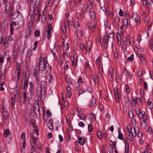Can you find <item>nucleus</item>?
<instances>
[{
	"instance_id": "obj_54",
	"label": "nucleus",
	"mask_w": 153,
	"mask_h": 153,
	"mask_svg": "<svg viewBox=\"0 0 153 153\" xmlns=\"http://www.w3.org/2000/svg\"><path fill=\"white\" fill-rule=\"evenodd\" d=\"M88 131L90 132H91L93 129L92 126L91 125L89 124L88 126Z\"/></svg>"
},
{
	"instance_id": "obj_9",
	"label": "nucleus",
	"mask_w": 153,
	"mask_h": 153,
	"mask_svg": "<svg viewBox=\"0 0 153 153\" xmlns=\"http://www.w3.org/2000/svg\"><path fill=\"white\" fill-rule=\"evenodd\" d=\"M35 95V92H28L27 93V99L28 102V103L31 100H33V97Z\"/></svg>"
},
{
	"instance_id": "obj_13",
	"label": "nucleus",
	"mask_w": 153,
	"mask_h": 153,
	"mask_svg": "<svg viewBox=\"0 0 153 153\" xmlns=\"http://www.w3.org/2000/svg\"><path fill=\"white\" fill-rule=\"evenodd\" d=\"M47 79H45V80L41 81L40 82V84H39V85L41 86V88L45 89L46 88L47 86V83L46 82Z\"/></svg>"
},
{
	"instance_id": "obj_49",
	"label": "nucleus",
	"mask_w": 153,
	"mask_h": 153,
	"mask_svg": "<svg viewBox=\"0 0 153 153\" xmlns=\"http://www.w3.org/2000/svg\"><path fill=\"white\" fill-rule=\"evenodd\" d=\"M149 146L148 145H147L146 146V147L145 150L144 151L145 152H146L147 153H149Z\"/></svg>"
},
{
	"instance_id": "obj_16",
	"label": "nucleus",
	"mask_w": 153,
	"mask_h": 153,
	"mask_svg": "<svg viewBox=\"0 0 153 153\" xmlns=\"http://www.w3.org/2000/svg\"><path fill=\"white\" fill-rule=\"evenodd\" d=\"M96 98L94 97H92V98L90 102V104L89 105V106L91 107L96 103Z\"/></svg>"
},
{
	"instance_id": "obj_63",
	"label": "nucleus",
	"mask_w": 153,
	"mask_h": 153,
	"mask_svg": "<svg viewBox=\"0 0 153 153\" xmlns=\"http://www.w3.org/2000/svg\"><path fill=\"white\" fill-rule=\"evenodd\" d=\"M119 15L121 16H123L124 15V12L122 10H120L119 13Z\"/></svg>"
},
{
	"instance_id": "obj_27",
	"label": "nucleus",
	"mask_w": 153,
	"mask_h": 153,
	"mask_svg": "<svg viewBox=\"0 0 153 153\" xmlns=\"http://www.w3.org/2000/svg\"><path fill=\"white\" fill-rule=\"evenodd\" d=\"M118 138L119 139L122 140L123 139V135L120 130L118 131Z\"/></svg>"
},
{
	"instance_id": "obj_37",
	"label": "nucleus",
	"mask_w": 153,
	"mask_h": 153,
	"mask_svg": "<svg viewBox=\"0 0 153 153\" xmlns=\"http://www.w3.org/2000/svg\"><path fill=\"white\" fill-rule=\"evenodd\" d=\"M54 49H55V48H53V51L52 49H51V51L52 52V54H53V56H54L55 59L56 60H57V57L56 55V52L55 51L54 52Z\"/></svg>"
},
{
	"instance_id": "obj_22",
	"label": "nucleus",
	"mask_w": 153,
	"mask_h": 153,
	"mask_svg": "<svg viewBox=\"0 0 153 153\" xmlns=\"http://www.w3.org/2000/svg\"><path fill=\"white\" fill-rule=\"evenodd\" d=\"M93 78L95 84L99 85V80L97 76L95 75H94L93 76Z\"/></svg>"
},
{
	"instance_id": "obj_30",
	"label": "nucleus",
	"mask_w": 153,
	"mask_h": 153,
	"mask_svg": "<svg viewBox=\"0 0 153 153\" xmlns=\"http://www.w3.org/2000/svg\"><path fill=\"white\" fill-rule=\"evenodd\" d=\"M10 131L9 129H6L4 132V136L5 137H7L10 134Z\"/></svg>"
},
{
	"instance_id": "obj_1",
	"label": "nucleus",
	"mask_w": 153,
	"mask_h": 153,
	"mask_svg": "<svg viewBox=\"0 0 153 153\" xmlns=\"http://www.w3.org/2000/svg\"><path fill=\"white\" fill-rule=\"evenodd\" d=\"M10 10L9 16L10 17L13 16L14 18L16 19L17 22H18V24L19 25L20 22L19 21H20L21 22L23 23L24 20L21 13L19 12L18 10H17L15 12L14 14H13L14 11L13 7L12 5H10Z\"/></svg>"
},
{
	"instance_id": "obj_2",
	"label": "nucleus",
	"mask_w": 153,
	"mask_h": 153,
	"mask_svg": "<svg viewBox=\"0 0 153 153\" xmlns=\"http://www.w3.org/2000/svg\"><path fill=\"white\" fill-rule=\"evenodd\" d=\"M29 78H27L26 75L24 78H22V83L23 85V89L27 90L28 87V85L29 86L28 89H34V83L33 81L29 82Z\"/></svg>"
},
{
	"instance_id": "obj_6",
	"label": "nucleus",
	"mask_w": 153,
	"mask_h": 153,
	"mask_svg": "<svg viewBox=\"0 0 153 153\" xmlns=\"http://www.w3.org/2000/svg\"><path fill=\"white\" fill-rule=\"evenodd\" d=\"M133 130L134 134L132 133V136L135 137L137 135L139 137H142V133L141 132H140L138 127L135 126L134 127Z\"/></svg>"
},
{
	"instance_id": "obj_18",
	"label": "nucleus",
	"mask_w": 153,
	"mask_h": 153,
	"mask_svg": "<svg viewBox=\"0 0 153 153\" xmlns=\"http://www.w3.org/2000/svg\"><path fill=\"white\" fill-rule=\"evenodd\" d=\"M88 25L89 27L91 29L95 28V24L94 22H92L88 23Z\"/></svg>"
},
{
	"instance_id": "obj_61",
	"label": "nucleus",
	"mask_w": 153,
	"mask_h": 153,
	"mask_svg": "<svg viewBox=\"0 0 153 153\" xmlns=\"http://www.w3.org/2000/svg\"><path fill=\"white\" fill-rule=\"evenodd\" d=\"M42 144H41V143H39L38 144V146L37 147V148L39 150H41L42 149Z\"/></svg>"
},
{
	"instance_id": "obj_8",
	"label": "nucleus",
	"mask_w": 153,
	"mask_h": 153,
	"mask_svg": "<svg viewBox=\"0 0 153 153\" xmlns=\"http://www.w3.org/2000/svg\"><path fill=\"white\" fill-rule=\"evenodd\" d=\"M114 92L115 95V100L117 103H118L119 102V91L118 90L117 88V87L114 88Z\"/></svg>"
},
{
	"instance_id": "obj_10",
	"label": "nucleus",
	"mask_w": 153,
	"mask_h": 153,
	"mask_svg": "<svg viewBox=\"0 0 153 153\" xmlns=\"http://www.w3.org/2000/svg\"><path fill=\"white\" fill-rule=\"evenodd\" d=\"M132 104L134 107L136 106L137 104L138 101L140 100V101H141V99L138 97H132Z\"/></svg>"
},
{
	"instance_id": "obj_44",
	"label": "nucleus",
	"mask_w": 153,
	"mask_h": 153,
	"mask_svg": "<svg viewBox=\"0 0 153 153\" xmlns=\"http://www.w3.org/2000/svg\"><path fill=\"white\" fill-rule=\"evenodd\" d=\"M143 121H145L147 122L148 120V117H147V115L146 113L144 115H143Z\"/></svg>"
},
{
	"instance_id": "obj_3",
	"label": "nucleus",
	"mask_w": 153,
	"mask_h": 153,
	"mask_svg": "<svg viewBox=\"0 0 153 153\" xmlns=\"http://www.w3.org/2000/svg\"><path fill=\"white\" fill-rule=\"evenodd\" d=\"M39 70L42 71L45 70L46 68H49V65L45 59L43 57H41L39 60Z\"/></svg>"
},
{
	"instance_id": "obj_38",
	"label": "nucleus",
	"mask_w": 153,
	"mask_h": 153,
	"mask_svg": "<svg viewBox=\"0 0 153 153\" xmlns=\"http://www.w3.org/2000/svg\"><path fill=\"white\" fill-rule=\"evenodd\" d=\"M19 101L20 105L22 106L23 105L24 103V102H25V101L22 99V97L21 96L19 97Z\"/></svg>"
},
{
	"instance_id": "obj_14",
	"label": "nucleus",
	"mask_w": 153,
	"mask_h": 153,
	"mask_svg": "<svg viewBox=\"0 0 153 153\" xmlns=\"http://www.w3.org/2000/svg\"><path fill=\"white\" fill-rule=\"evenodd\" d=\"M134 16L135 17L134 19L135 22L137 23V24H140V17L137 14L135 15ZM134 16L133 15L132 16V18Z\"/></svg>"
},
{
	"instance_id": "obj_52",
	"label": "nucleus",
	"mask_w": 153,
	"mask_h": 153,
	"mask_svg": "<svg viewBox=\"0 0 153 153\" xmlns=\"http://www.w3.org/2000/svg\"><path fill=\"white\" fill-rule=\"evenodd\" d=\"M27 93L26 92H24L23 93V100L26 101V98H27Z\"/></svg>"
},
{
	"instance_id": "obj_43",
	"label": "nucleus",
	"mask_w": 153,
	"mask_h": 153,
	"mask_svg": "<svg viewBox=\"0 0 153 153\" xmlns=\"http://www.w3.org/2000/svg\"><path fill=\"white\" fill-rule=\"evenodd\" d=\"M126 138L128 140H129L130 142H132L133 140V138L131 137L130 135V134L128 135V136L126 137Z\"/></svg>"
},
{
	"instance_id": "obj_58",
	"label": "nucleus",
	"mask_w": 153,
	"mask_h": 153,
	"mask_svg": "<svg viewBox=\"0 0 153 153\" xmlns=\"http://www.w3.org/2000/svg\"><path fill=\"white\" fill-rule=\"evenodd\" d=\"M114 55L116 59L118 58V52L117 51V49H116V51L114 53Z\"/></svg>"
},
{
	"instance_id": "obj_15",
	"label": "nucleus",
	"mask_w": 153,
	"mask_h": 153,
	"mask_svg": "<svg viewBox=\"0 0 153 153\" xmlns=\"http://www.w3.org/2000/svg\"><path fill=\"white\" fill-rule=\"evenodd\" d=\"M79 142L78 144H80L81 145H83L84 144L85 140L84 137H79L78 138Z\"/></svg>"
},
{
	"instance_id": "obj_7",
	"label": "nucleus",
	"mask_w": 153,
	"mask_h": 153,
	"mask_svg": "<svg viewBox=\"0 0 153 153\" xmlns=\"http://www.w3.org/2000/svg\"><path fill=\"white\" fill-rule=\"evenodd\" d=\"M114 36H115V33H114L112 32V33H110L109 34V36H108V38L107 39V41H106V40L105 41V43H106V44H105V45H104L105 48H107L108 47V39H111V40H113L114 39Z\"/></svg>"
},
{
	"instance_id": "obj_28",
	"label": "nucleus",
	"mask_w": 153,
	"mask_h": 153,
	"mask_svg": "<svg viewBox=\"0 0 153 153\" xmlns=\"http://www.w3.org/2000/svg\"><path fill=\"white\" fill-rule=\"evenodd\" d=\"M10 33L11 35H13L14 34V29L13 27V24L12 23H10Z\"/></svg>"
},
{
	"instance_id": "obj_57",
	"label": "nucleus",
	"mask_w": 153,
	"mask_h": 153,
	"mask_svg": "<svg viewBox=\"0 0 153 153\" xmlns=\"http://www.w3.org/2000/svg\"><path fill=\"white\" fill-rule=\"evenodd\" d=\"M137 41L139 43H140V42L142 40L141 35L140 34H139L137 36Z\"/></svg>"
},
{
	"instance_id": "obj_35",
	"label": "nucleus",
	"mask_w": 153,
	"mask_h": 153,
	"mask_svg": "<svg viewBox=\"0 0 153 153\" xmlns=\"http://www.w3.org/2000/svg\"><path fill=\"white\" fill-rule=\"evenodd\" d=\"M62 45L64 48H69L68 44L67 42H66L65 41H63L62 42Z\"/></svg>"
},
{
	"instance_id": "obj_36",
	"label": "nucleus",
	"mask_w": 153,
	"mask_h": 153,
	"mask_svg": "<svg viewBox=\"0 0 153 153\" xmlns=\"http://www.w3.org/2000/svg\"><path fill=\"white\" fill-rule=\"evenodd\" d=\"M89 15L91 18L94 19L96 15L94 12L90 11Z\"/></svg>"
},
{
	"instance_id": "obj_33",
	"label": "nucleus",
	"mask_w": 153,
	"mask_h": 153,
	"mask_svg": "<svg viewBox=\"0 0 153 153\" xmlns=\"http://www.w3.org/2000/svg\"><path fill=\"white\" fill-rule=\"evenodd\" d=\"M137 73L138 76L139 77H141L142 76V74H143L142 69L141 68L139 69L138 71H137Z\"/></svg>"
},
{
	"instance_id": "obj_40",
	"label": "nucleus",
	"mask_w": 153,
	"mask_h": 153,
	"mask_svg": "<svg viewBox=\"0 0 153 153\" xmlns=\"http://www.w3.org/2000/svg\"><path fill=\"white\" fill-rule=\"evenodd\" d=\"M128 114L130 118L131 119H132L134 118V116L133 113L132 111H130L128 112Z\"/></svg>"
},
{
	"instance_id": "obj_51",
	"label": "nucleus",
	"mask_w": 153,
	"mask_h": 153,
	"mask_svg": "<svg viewBox=\"0 0 153 153\" xmlns=\"http://www.w3.org/2000/svg\"><path fill=\"white\" fill-rule=\"evenodd\" d=\"M100 56H99L97 58L96 61V64L97 65L98 64V65H100Z\"/></svg>"
},
{
	"instance_id": "obj_45",
	"label": "nucleus",
	"mask_w": 153,
	"mask_h": 153,
	"mask_svg": "<svg viewBox=\"0 0 153 153\" xmlns=\"http://www.w3.org/2000/svg\"><path fill=\"white\" fill-rule=\"evenodd\" d=\"M148 131L150 134H151L152 133V129L150 126H149Z\"/></svg>"
},
{
	"instance_id": "obj_20",
	"label": "nucleus",
	"mask_w": 153,
	"mask_h": 153,
	"mask_svg": "<svg viewBox=\"0 0 153 153\" xmlns=\"http://www.w3.org/2000/svg\"><path fill=\"white\" fill-rule=\"evenodd\" d=\"M146 121H142L141 122V126L142 128L144 129H146L147 127V124L146 123Z\"/></svg>"
},
{
	"instance_id": "obj_50",
	"label": "nucleus",
	"mask_w": 153,
	"mask_h": 153,
	"mask_svg": "<svg viewBox=\"0 0 153 153\" xmlns=\"http://www.w3.org/2000/svg\"><path fill=\"white\" fill-rule=\"evenodd\" d=\"M149 45L150 48H153V41L152 39H151L149 41Z\"/></svg>"
},
{
	"instance_id": "obj_29",
	"label": "nucleus",
	"mask_w": 153,
	"mask_h": 153,
	"mask_svg": "<svg viewBox=\"0 0 153 153\" xmlns=\"http://www.w3.org/2000/svg\"><path fill=\"white\" fill-rule=\"evenodd\" d=\"M146 113L144 111H142V112H140L137 116L140 119H142L143 115Z\"/></svg>"
},
{
	"instance_id": "obj_55",
	"label": "nucleus",
	"mask_w": 153,
	"mask_h": 153,
	"mask_svg": "<svg viewBox=\"0 0 153 153\" xmlns=\"http://www.w3.org/2000/svg\"><path fill=\"white\" fill-rule=\"evenodd\" d=\"M46 113L47 114V116L49 117H50L51 116L52 114L51 113L50 111L48 110L46 111Z\"/></svg>"
},
{
	"instance_id": "obj_56",
	"label": "nucleus",
	"mask_w": 153,
	"mask_h": 153,
	"mask_svg": "<svg viewBox=\"0 0 153 153\" xmlns=\"http://www.w3.org/2000/svg\"><path fill=\"white\" fill-rule=\"evenodd\" d=\"M135 112L137 115L141 112L140 109L139 108H136L135 109Z\"/></svg>"
},
{
	"instance_id": "obj_47",
	"label": "nucleus",
	"mask_w": 153,
	"mask_h": 153,
	"mask_svg": "<svg viewBox=\"0 0 153 153\" xmlns=\"http://www.w3.org/2000/svg\"><path fill=\"white\" fill-rule=\"evenodd\" d=\"M97 135L98 138L100 140L102 138L101 137V133L100 131H98L97 132Z\"/></svg>"
},
{
	"instance_id": "obj_62",
	"label": "nucleus",
	"mask_w": 153,
	"mask_h": 153,
	"mask_svg": "<svg viewBox=\"0 0 153 153\" xmlns=\"http://www.w3.org/2000/svg\"><path fill=\"white\" fill-rule=\"evenodd\" d=\"M125 153H128L129 152V148L128 146L127 147L126 145H125Z\"/></svg>"
},
{
	"instance_id": "obj_17",
	"label": "nucleus",
	"mask_w": 153,
	"mask_h": 153,
	"mask_svg": "<svg viewBox=\"0 0 153 153\" xmlns=\"http://www.w3.org/2000/svg\"><path fill=\"white\" fill-rule=\"evenodd\" d=\"M81 10L82 13H85L87 9V7L85 4H83L81 7Z\"/></svg>"
},
{
	"instance_id": "obj_11",
	"label": "nucleus",
	"mask_w": 153,
	"mask_h": 153,
	"mask_svg": "<svg viewBox=\"0 0 153 153\" xmlns=\"http://www.w3.org/2000/svg\"><path fill=\"white\" fill-rule=\"evenodd\" d=\"M13 40V39L11 36H9L8 37H7L6 41H4V45L5 48H6L8 46V42H11Z\"/></svg>"
},
{
	"instance_id": "obj_41",
	"label": "nucleus",
	"mask_w": 153,
	"mask_h": 153,
	"mask_svg": "<svg viewBox=\"0 0 153 153\" xmlns=\"http://www.w3.org/2000/svg\"><path fill=\"white\" fill-rule=\"evenodd\" d=\"M40 35V32L39 31L36 30L34 33V35L35 37H39Z\"/></svg>"
},
{
	"instance_id": "obj_46",
	"label": "nucleus",
	"mask_w": 153,
	"mask_h": 153,
	"mask_svg": "<svg viewBox=\"0 0 153 153\" xmlns=\"http://www.w3.org/2000/svg\"><path fill=\"white\" fill-rule=\"evenodd\" d=\"M33 27V24L32 23V22L30 21L29 22L28 24V29H29L31 28H32Z\"/></svg>"
},
{
	"instance_id": "obj_23",
	"label": "nucleus",
	"mask_w": 153,
	"mask_h": 153,
	"mask_svg": "<svg viewBox=\"0 0 153 153\" xmlns=\"http://www.w3.org/2000/svg\"><path fill=\"white\" fill-rule=\"evenodd\" d=\"M109 74L110 76L111 77L112 79H114L113 76V70L112 68H110L109 70Z\"/></svg>"
},
{
	"instance_id": "obj_12",
	"label": "nucleus",
	"mask_w": 153,
	"mask_h": 153,
	"mask_svg": "<svg viewBox=\"0 0 153 153\" xmlns=\"http://www.w3.org/2000/svg\"><path fill=\"white\" fill-rule=\"evenodd\" d=\"M16 48H13V57L12 58V62L13 63H15L17 59V54L16 53Z\"/></svg>"
},
{
	"instance_id": "obj_31",
	"label": "nucleus",
	"mask_w": 153,
	"mask_h": 153,
	"mask_svg": "<svg viewBox=\"0 0 153 153\" xmlns=\"http://www.w3.org/2000/svg\"><path fill=\"white\" fill-rule=\"evenodd\" d=\"M49 79H48V83H50L51 82H53V78L51 74L50 73H49Z\"/></svg>"
},
{
	"instance_id": "obj_25",
	"label": "nucleus",
	"mask_w": 153,
	"mask_h": 153,
	"mask_svg": "<svg viewBox=\"0 0 153 153\" xmlns=\"http://www.w3.org/2000/svg\"><path fill=\"white\" fill-rule=\"evenodd\" d=\"M76 16L78 20H81L83 17L82 14L80 13H77Z\"/></svg>"
},
{
	"instance_id": "obj_19",
	"label": "nucleus",
	"mask_w": 153,
	"mask_h": 153,
	"mask_svg": "<svg viewBox=\"0 0 153 153\" xmlns=\"http://www.w3.org/2000/svg\"><path fill=\"white\" fill-rule=\"evenodd\" d=\"M76 33L77 36L79 38H80L83 35L82 32L79 30H77L76 31Z\"/></svg>"
},
{
	"instance_id": "obj_4",
	"label": "nucleus",
	"mask_w": 153,
	"mask_h": 153,
	"mask_svg": "<svg viewBox=\"0 0 153 153\" xmlns=\"http://www.w3.org/2000/svg\"><path fill=\"white\" fill-rule=\"evenodd\" d=\"M45 89L41 88L39 85H37L36 87V93L37 95L39 96V97L40 98L41 100L42 97L45 95Z\"/></svg>"
},
{
	"instance_id": "obj_32",
	"label": "nucleus",
	"mask_w": 153,
	"mask_h": 153,
	"mask_svg": "<svg viewBox=\"0 0 153 153\" xmlns=\"http://www.w3.org/2000/svg\"><path fill=\"white\" fill-rule=\"evenodd\" d=\"M147 102L148 105L150 106L149 107L150 108H153V103L152 102L149 101V99L148 100Z\"/></svg>"
},
{
	"instance_id": "obj_21",
	"label": "nucleus",
	"mask_w": 153,
	"mask_h": 153,
	"mask_svg": "<svg viewBox=\"0 0 153 153\" xmlns=\"http://www.w3.org/2000/svg\"><path fill=\"white\" fill-rule=\"evenodd\" d=\"M35 8L33 7L32 9L30 8V18L32 19L33 17V16L35 14Z\"/></svg>"
},
{
	"instance_id": "obj_5",
	"label": "nucleus",
	"mask_w": 153,
	"mask_h": 153,
	"mask_svg": "<svg viewBox=\"0 0 153 153\" xmlns=\"http://www.w3.org/2000/svg\"><path fill=\"white\" fill-rule=\"evenodd\" d=\"M20 63L18 62H16V70L15 73L17 74L16 76H15V78L16 79V82L18 84L19 79V77L20 74Z\"/></svg>"
},
{
	"instance_id": "obj_48",
	"label": "nucleus",
	"mask_w": 153,
	"mask_h": 153,
	"mask_svg": "<svg viewBox=\"0 0 153 153\" xmlns=\"http://www.w3.org/2000/svg\"><path fill=\"white\" fill-rule=\"evenodd\" d=\"M134 58V56L133 54H131V55L127 59V61H132Z\"/></svg>"
},
{
	"instance_id": "obj_59",
	"label": "nucleus",
	"mask_w": 153,
	"mask_h": 153,
	"mask_svg": "<svg viewBox=\"0 0 153 153\" xmlns=\"http://www.w3.org/2000/svg\"><path fill=\"white\" fill-rule=\"evenodd\" d=\"M34 133L37 135L38 134L39 131L38 130V128L36 126H34Z\"/></svg>"
},
{
	"instance_id": "obj_60",
	"label": "nucleus",
	"mask_w": 153,
	"mask_h": 153,
	"mask_svg": "<svg viewBox=\"0 0 153 153\" xmlns=\"http://www.w3.org/2000/svg\"><path fill=\"white\" fill-rule=\"evenodd\" d=\"M36 79V83L37 84H38V85H39V82L40 80V77L39 76H37L36 77H35Z\"/></svg>"
},
{
	"instance_id": "obj_64",
	"label": "nucleus",
	"mask_w": 153,
	"mask_h": 153,
	"mask_svg": "<svg viewBox=\"0 0 153 153\" xmlns=\"http://www.w3.org/2000/svg\"><path fill=\"white\" fill-rule=\"evenodd\" d=\"M101 150L102 153H106V150L103 145L101 147Z\"/></svg>"
},
{
	"instance_id": "obj_26",
	"label": "nucleus",
	"mask_w": 153,
	"mask_h": 153,
	"mask_svg": "<svg viewBox=\"0 0 153 153\" xmlns=\"http://www.w3.org/2000/svg\"><path fill=\"white\" fill-rule=\"evenodd\" d=\"M85 46L87 48H91L92 43L91 41L89 40L87 41L86 43Z\"/></svg>"
},
{
	"instance_id": "obj_42",
	"label": "nucleus",
	"mask_w": 153,
	"mask_h": 153,
	"mask_svg": "<svg viewBox=\"0 0 153 153\" xmlns=\"http://www.w3.org/2000/svg\"><path fill=\"white\" fill-rule=\"evenodd\" d=\"M125 92L127 94H128L130 93V89L128 86L127 85H126L125 86Z\"/></svg>"
},
{
	"instance_id": "obj_53",
	"label": "nucleus",
	"mask_w": 153,
	"mask_h": 153,
	"mask_svg": "<svg viewBox=\"0 0 153 153\" xmlns=\"http://www.w3.org/2000/svg\"><path fill=\"white\" fill-rule=\"evenodd\" d=\"M66 27V26H62L61 27V29L63 33H65L66 32L67 30Z\"/></svg>"
},
{
	"instance_id": "obj_39",
	"label": "nucleus",
	"mask_w": 153,
	"mask_h": 153,
	"mask_svg": "<svg viewBox=\"0 0 153 153\" xmlns=\"http://www.w3.org/2000/svg\"><path fill=\"white\" fill-rule=\"evenodd\" d=\"M3 114L4 117V118L5 120L8 118L9 115L7 113V112H3Z\"/></svg>"
},
{
	"instance_id": "obj_24",
	"label": "nucleus",
	"mask_w": 153,
	"mask_h": 153,
	"mask_svg": "<svg viewBox=\"0 0 153 153\" xmlns=\"http://www.w3.org/2000/svg\"><path fill=\"white\" fill-rule=\"evenodd\" d=\"M77 55L76 54H75L73 56V58H72V59H73V60L76 59L75 66L76 67L77 66V64L78 62V58H77Z\"/></svg>"
},
{
	"instance_id": "obj_34",
	"label": "nucleus",
	"mask_w": 153,
	"mask_h": 153,
	"mask_svg": "<svg viewBox=\"0 0 153 153\" xmlns=\"http://www.w3.org/2000/svg\"><path fill=\"white\" fill-rule=\"evenodd\" d=\"M124 73L127 75L129 77L132 76V75L131 74L130 72H129L126 68H125Z\"/></svg>"
}]
</instances>
